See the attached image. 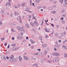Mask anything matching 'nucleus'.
<instances>
[{
    "label": "nucleus",
    "mask_w": 67,
    "mask_h": 67,
    "mask_svg": "<svg viewBox=\"0 0 67 67\" xmlns=\"http://www.w3.org/2000/svg\"><path fill=\"white\" fill-rule=\"evenodd\" d=\"M59 59L58 57H56L54 58L53 60V63H56L57 62H58Z\"/></svg>",
    "instance_id": "f257e3e1"
},
{
    "label": "nucleus",
    "mask_w": 67,
    "mask_h": 67,
    "mask_svg": "<svg viewBox=\"0 0 67 67\" xmlns=\"http://www.w3.org/2000/svg\"><path fill=\"white\" fill-rule=\"evenodd\" d=\"M52 54L53 56H59L60 55L59 53L57 52H53L52 53Z\"/></svg>",
    "instance_id": "f03ea898"
},
{
    "label": "nucleus",
    "mask_w": 67,
    "mask_h": 67,
    "mask_svg": "<svg viewBox=\"0 0 67 67\" xmlns=\"http://www.w3.org/2000/svg\"><path fill=\"white\" fill-rule=\"evenodd\" d=\"M16 61V60L15 58L10 59L9 60V62L11 63H12V62H15Z\"/></svg>",
    "instance_id": "7ed1b4c3"
},
{
    "label": "nucleus",
    "mask_w": 67,
    "mask_h": 67,
    "mask_svg": "<svg viewBox=\"0 0 67 67\" xmlns=\"http://www.w3.org/2000/svg\"><path fill=\"white\" fill-rule=\"evenodd\" d=\"M41 54H42V53H41V52H38L36 53L33 54V55H40Z\"/></svg>",
    "instance_id": "20e7f679"
},
{
    "label": "nucleus",
    "mask_w": 67,
    "mask_h": 67,
    "mask_svg": "<svg viewBox=\"0 0 67 67\" xmlns=\"http://www.w3.org/2000/svg\"><path fill=\"white\" fill-rule=\"evenodd\" d=\"M24 57L25 59L26 60H29L30 59V58L28 57H26L25 56H24Z\"/></svg>",
    "instance_id": "39448f33"
},
{
    "label": "nucleus",
    "mask_w": 67,
    "mask_h": 67,
    "mask_svg": "<svg viewBox=\"0 0 67 67\" xmlns=\"http://www.w3.org/2000/svg\"><path fill=\"white\" fill-rule=\"evenodd\" d=\"M17 29L20 31H22L23 30L22 27L19 26L17 27Z\"/></svg>",
    "instance_id": "423d86ee"
},
{
    "label": "nucleus",
    "mask_w": 67,
    "mask_h": 67,
    "mask_svg": "<svg viewBox=\"0 0 67 67\" xmlns=\"http://www.w3.org/2000/svg\"><path fill=\"white\" fill-rule=\"evenodd\" d=\"M18 48L17 47H16L13 48L12 49V50L13 51H16V50H18Z\"/></svg>",
    "instance_id": "0eeeda50"
},
{
    "label": "nucleus",
    "mask_w": 67,
    "mask_h": 67,
    "mask_svg": "<svg viewBox=\"0 0 67 67\" xmlns=\"http://www.w3.org/2000/svg\"><path fill=\"white\" fill-rule=\"evenodd\" d=\"M1 12L2 14L3 15H4L5 14V12L4 10H2L1 11Z\"/></svg>",
    "instance_id": "6e6552de"
},
{
    "label": "nucleus",
    "mask_w": 67,
    "mask_h": 67,
    "mask_svg": "<svg viewBox=\"0 0 67 67\" xmlns=\"http://www.w3.org/2000/svg\"><path fill=\"white\" fill-rule=\"evenodd\" d=\"M62 47L63 48L65 49V50H67V46H64V45H62Z\"/></svg>",
    "instance_id": "1a4fd4ad"
},
{
    "label": "nucleus",
    "mask_w": 67,
    "mask_h": 67,
    "mask_svg": "<svg viewBox=\"0 0 67 67\" xmlns=\"http://www.w3.org/2000/svg\"><path fill=\"white\" fill-rule=\"evenodd\" d=\"M6 5L10 7V6H11V3L9 2H7V3L6 4Z\"/></svg>",
    "instance_id": "9d476101"
},
{
    "label": "nucleus",
    "mask_w": 67,
    "mask_h": 67,
    "mask_svg": "<svg viewBox=\"0 0 67 67\" xmlns=\"http://www.w3.org/2000/svg\"><path fill=\"white\" fill-rule=\"evenodd\" d=\"M21 36L20 35L18 34L17 36V38L18 39H19V40H21Z\"/></svg>",
    "instance_id": "9b49d317"
},
{
    "label": "nucleus",
    "mask_w": 67,
    "mask_h": 67,
    "mask_svg": "<svg viewBox=\"0 0 67 67\" xmlns=\"http://www.w3.org/2000/svg\"><path fill=\"white\" fill-rule=\"evenodd\" d=\"M18 59H19L20 62H21V60H22V58L21 56H19V57Z\"/></svg>",
    "instance_id": "f8f14e48"
},
{
    "label": "nucleus",
    "mask_w": 67,
    "mask_h": 67,
    "mask_svg": "<svg viewBox=\"0 0 67 67\" xmlns=\"http://www.w3.org/2000/svg\"><path fill=\"white\" fill-rule=\"evenodd\" d=\"M33 66H35L36 67H38V64L36 63H35L33 64Z\"/></svg>",
    "instance_id": "ddd939ff"
},
{
    "label": "nucleus",
    "mask_w": 67,
    "mask_h": 67,
    "mask_svg": "<svg viewBox=\"0 0 67 67\" xmlns=\"http://www.w3.org/2000/svg\"><path fill=\"white\" fill-rule=\"evenodd\" d=\"M47 46V44H42V47H46Z\"/></svg>",
    "instance_id": "4468645a"
},
{
    "label": "nucleus",
    "mask_w": 67,
    "mask_h": 67,
    "mask_svg": "<svg viewBox=\"0 0 67 67\" xmlns=\"http://www.w3.org/2000/svg\"><path fill=\"white\" fill-rule=\"evenodd\" d=\"M51 13L52 14H55L56 13V12L55 10H53L51 12Z\"/></svg>",
    "instance_id": "2eb2a0df"
},
{
    "label": "nucleus",
    "mask_w": 67,
    "mask_h": 67,
    "mask_svg": "<svg viewBox=\"0 0 67 67\" xmlns=\"http://www.w3.org/2000/svg\"><path fill=\"white\" fill-rule=\"evenodd\" d=\"M34 23L36 26H38V23L36 21H35Z\"/></svg>",
    "instance_id": "dca6fc26"
},
{
    "label": "nucleus",
    "mask_w": 67,
    "mask_h": 67,
    "mask_svg": "<svg viewBox=\"0 0 67 67\" xmlns=\"http://www.w3.org/2000/svg\"><path fill=\"white\" fill-rule=\"evenodd\" d=\"M30 25H31L33 27H34L35 26V25H34V24L33 23L31 22L30 23Z\"/></svg>",
    "instance_id": "f3484780"
},
{
    "label": "nucleus",
    "mask_w": 67,
    "mask_h": 67,
    "mask_svg": "<svg viewBox=\"0 0 67 67\" xmlns=\"http://www.w3.org/2000/svg\"><path fill=\"white\" fill-rule=\"evenodd\" d=\"M22 31H23V33H26V32H27L26 30L25 29H23Z\"/></svg>",
    "instance_id": "a211bd4d"
},
{
    "label": "nucleus",
    "mask_w": 67,
    "mask_h": 67,
    "mask_svg": "<svg viewBox=\"0 0 67 67\" xmlns=\"http://www.w3.org/2000/svg\"><path fill=\"white\" fill-rule=\"evenodd\" d=\"M30 41L31 42V43L32 44H35V42L32 41V40L31 39H30Z\"/></svg>",
    "instance_id": "6ab92c4d"
},
{
    "label": "nucleus",
    "mask_w": 67,
    "mask_h": 67,
    "mask_svg": "<svg viewBox=\"0 0 67 67\" xmlns=\"http://www.w3.org/2000/svg\"><path fill=\"white\" fill-rule=\"evenodd\" d=\"M64 7H67V2H65L64 3V4H63Z\"/></svg>",
    "instance_id": "aec40b11"
},
{
    "label": "nucleus",
    "mask_w": 67,
    "mask_h": 67,
    "mask_svg": "<svg viewBox=\"0 0 67 67\" xmlns=\"http://www.w3.org/2000/svg\"><path fill=\"white\" fill-rule=\"evenodd\" d=\"M1 58L2 59H4V60H6V58H5V56H2L1 57Z\"/></svg>",
    "instance_id": "412c9836"
},
{
    "label": "nucleus",
    "mask_w": 67,
    "mask_h": 67,
    "mask_svg": "<svg viewBox=\"0 0 67 67\" xmlns=\"http://www.w3.org/2000/svg\"><path fill=\"white\" fill-rule=\"evenodd\" d=\"M25 26L26 27H27V28H29V25H28L27 24H25Z\"/></svg>",
    "instance_id": "4be33fe9"
},
{
    "label": "nucleus",
    "mask_w": 67,
    "mask_h": 67,
    "mask_svg": "<svg viewBox=\"0 0 67 67\" xmlns=\"http://www.w3.org/2000/svg\"><path fill=\"white\" fill-rule=\"evenodd\" d=\"M14 7L15 9H18L19 8V7L18 6H16V5H14Z\"/></svg>",
    "instance_id": "5701e85b"
},
{
    "label": "nucleus",
    "mask_w": 67,
    "mask_h": 67,
    "mask_svg": "<svg viewBox=\"0 0 67 67\" xmlns=\"http://www.w3.org/2000/svg\"><path fill=\"white\" fill-rule=\"evenodd\" d=\"M14 57V56L13 55H11V56L10 57V59H12Z\"/></svg>",
    "instance_id": "b1692460"
},
{
    "label": "nucleus",
    "mask_w": 67,
    "mask_h": 67,
    "mask_svg": "<svg viewBox=\"0 0 67 67\" xmlns=\"http://www.w3.org/2000/svg\"><path fill=\"white\" fill-rule=\"evenodd\" d=\"M32 0H30V3L31 5H32Z\"/></svg>",
    "instance_id": "393cba45"
},
{
    "label": "nucleus",
    "mask_w": 67,
    "mask_h": 67,
    "mask_svg": "<svg viewBox=\"0 0 67 67\" xmlns=\"http://www.w3.org/2000/svg\"><path fill=\"white\" fill-rule=\"evenodd\" d=\"M5 38L4 37L1 38V41H3L4 40Z\"/></svg>",
    "instance_id": "a878e982"
},
{
    "label": "nucleus",
    "mask_w": 67,
    "mask_h": 67,
    "mask_svg": "<svg viewBox=\"0 0 67 67\" xmlns=\"http://www.w3.org/2000/svg\"><path fill=\"white\" fill-rule=\"evenodd\" d=\"M40 0H36V1L37 3H40Z\"/></svg>",
    "instance_id": "bb28decb"
},
{
    "label": "nucleus",
    "mask_w": 67,
    "mask_h": 67,
    "mask_svg": "<svg viewBox=\"0 0 67 67\" xmlns=\"http://www.w3.org/2000/svg\"><path fill=\"white\" fill-rule=\"evenodd\" d=\"M64 55L65 57H67V54L66 53H65L64 54Z\"/></svg>",
    "instance_id": "cd10ccee"
},
{
    "label": "nucleus",
    "mask_w": 67,
    "mask_h": 67,
    "mask_svg": "<svg viewBox=\"0 0 67 67\" xmlns=\"http://www.w3.org/2000/svg\"><path fill=\"white\" fill-rule=\"evenodd\" d=\"M48 8L49 10H52V9H53V7H49Z\"/></svg>",
    "instance_id": "c85d7f7f"
},
{
    "label": "nucleus",
    "mask_w": 67,
    "mask_h": 67,
    "mask_svg": "<svg viewBox=\"0 0 67 67\" xmlns=\"http://www.w3.org/2000/svg\"><path fill=\"white\" fill-rule=\"evenodd\" d=\"M47 52L46 51H45L44 52V55H46V54H47Z\"/></svg>",
    "instance_id": "c756f323"
},
{
    "label": "nucleus",
    "mask_w": 67,
    "mask_h": 67,
    "mask_svg": "<svg viewBox=\"0 0 67 67\" xmlns=\"http://www.w3.org/2000/svg\"><path fill=\"white\" fill-rule=\"evenodd\" d=\"M48 63H50L51 64L52 63V60H51L50 61H48Z\"/></svg>",
    "instance_id": "7c9ffc66"
},
{
    "label": "nucleus",
    "mask_w": 67,
    "mask_h": 67,
    "mask_svg": "<svg viewBox=\"0 0 67 67\" xmlns=\"http://www.w3.org/2000/svg\"><path fill=\"white\" fill-rule=\"evenodd\" d=\"M60 46V44H58V45H57L56 46V47H59Z\"/></svg>",
    "instance_id": "2f4dec72"
},
{
    "label": "nucleus",
    "mask_w": 67,
    "mask_h": 67,
    "mask_svg": "<svg viewBox=\"0 0 67 67\" xmlns=\"http://www.w3.org/2000/svg\"><path fill=\"white\" fill-rule=\"evenodd\" d=\"M60 2L61 3H63V0H60Z\"/></svg>",
    "instance_id": "473e14b6"
},
{
    "label": "nucleus",
    "mask_w": 67,
    "mask_h": 67,
    "mask_svg": "<svg viewBox=\"0 0 67 67\" xmlns=\"http://www.w3.org/2000/svg\"><path fill=\"white\" fill-rule=\"evenodd\" d=\"M18 7H21V5L20 4V3H19L18 4Z\"/></svg>",
    "instance_id": "72a5a7b5"
},
{
    "label": "nucleus",
    "mask_w": 67,
    "mask_h": 67,
    "mask_svg": "<svg viewBox=\"0 0 67 67\" xmlns=\"http://www.w3.org/2000/svg\"><path fill=\"white\" fill-rule=\"evenodd\" d=\"M45 31L46 32H49V30H47L46 28L45 29Z\"/></svg>",
    "instance_id": "f704fd0d"
},
{
    "label": "nucleus",
    "mask_w": 67,
    "mask_h": 67,
    "mask_svg": "<svg viewBox=\"0 0 67 67\" xmlns=\"http://www.w3.org/2000/svg\"><path fill=\"white\" fill-rule=\"evenodd\" d=\"M25 3H22V7H24V6H25Z\"/></svg>",
    "instance_id": "c9c22d12"
},
{
    "label": "nucleus",
    "mask_w": 67,
    "mask_h": 67,
    "mask_svg": "<svg viewBox=\"0 0 67 67\" xmlns=\"http://www.w3.org/2000/svg\"><path fill=\"white\" fill-rule=\"evenodd\" d=\"M32 16L33 17V19H35L36 20V18H35V16H34V15H32Z\"/></svg>",
    "instance_id": "e433bc0d"
},
{
    "label": "nucleus",
    "mask_w": 67,
    "mask_h": 67,
    "mask_svg": "<svg viewBox=\"0 0 67 67\" xmlns=\"http://www.w3.org/2000/svg\"><path fill=\"white\" fill-rule=\"evenodd\" d=\"M39 38L40 40H42V37H41V36L39 37Z\"/></svg>",
    "instance_id": "4c0bfd02"
},
{
    "label": "nucleus",
    "mask_w": 67,
    "mask_h": 67,
    "mask_svg": "<svg viewBox=\"0 0 67 67\" xmlns=\"http://www.w3.org/2000/svg\"><path fill=\"white\" fill-rule=\"evenodd\" d=\"M62 16L64 17H66V15L65 14H62Z\"/></svg>",
    "instance_id": "58836bf2"
},
{
    "label": "nucleus",
    "mask_w": 67,
    "mask_h": 67,
    "mask_svg": "<svg viewBox=\"0 0 67 67\" xmlns=\"http://www.w3.org/2000/svg\"><path fill=\"white\" fill-rule=\"evenodd\" d=\"M63 36L64 34H63V33H61V36Z\"/></svg>",
    "instance_id": "ea45409f"
},
{
    "label": "nucleus",
    "mask_w": 67,
    "mask_h": 67,
    "mask_svg": "<svg viewBox=\"0 0 67 67\" xmlns=\"http://www.w3.org/2000/svg\"><path fill=\"white\" fill-rule=\"evenodd\" d=\"M2 23L1 21H0V25H2Z\"/></svg>",
    "instance_id": "a19ab883"
},
{
    "label": "nucleus",
    "mask_w": 67,
    "mask_h": 67,
    "mask_svg": "<svg viewBox=\"0 0 67 67\" xmlns=\"http://www.w3.org/2000/svg\"><path fill=\"white\" fill-rule=\"evenodd\" d=\"M14 15H16V12H14Z\"/></svg>",
    "instance_id": "79ce46f5"
},
{
    "label": "nucleus",
    "mask_w": 67,
    "mask_h": 67,
    "mask_svg": "<svg viewBox=\"0 0 67 67\" xmlns=\"http://www.w3.org/2000/svg\"><path fill=\"white\" fill-rule=\"evenodd\" d=\"M43 9H45L46 8V6H44L43 7Z\"/></svg>",
    "instance_id": "37998d69"
},
{
    "label": "nucleus",
    "mask_w": 67,
    "mask_h": 67,
    "mask_svg": "<svg viewBox=\"0 0 67 67\" xmlns=\"http://www.w3.org/2000/svg\"><path fill=\"white\" fill-rule=\"evenodd\" d=\"M45 36L46 38H48V35H45Z\"/></svg>",
    "instance_id": "c03bdc74"
},
{
    "label": "nucleus",
    "mask_w": 67,
    "mask_h": 67,
    "mask_svg": "<svg viewBox=\"0 0 67 67\" xmlns=\"http://www.w3.org/2000/svg\"><path fill=\"white\" fill-rule=\"evenodd\" d=\"M12 40H14V37H12Z\"/></svg>",
    "instance_id": "a18cd8bd"
},
{
    "label": "nucleus",
    "mask_w": 67,
    "mask_h": 67,
    "mask_svg": "<svg viewBox=\"0 0 67 67\" xmlns=\"http://www.w3.org/2000/svg\"><path fill=\"white\" fill-rule=\"evenodd\" d=\"M53 33H54V31H53L52 33L51 34H50L52 36V35H53Z\"/></svg>",
    "instance_id": "49530a36"
},
{
    "label": "nucleus",
    "mask_w": 67,
    "mask_h": 67,
    "mask_svg": "<svg viewBox=\"0 0 67 67\" xmlns=\"http://www.w3.org/2000/svg\"><path fill=\"white\" fill-rule=\"evenodd\" d=\"M26 40L25 39L23 40V42H26Z\"/></svg>",
    "instance_id": "de8ad7c7"
},
{
    "label": "nucleus",
    "mask_w": 67,
    "mask_h": 67,
    "mask_svg": "<svg viewBox=\"0 0 67 67\" xmlns=\"http://www.w3.org/2000/svg\"><path fill=\"white\" fill-rule=\"evenodd\" d=\"M21 35H23V33L22 32H21L20 33Z\"/></svg>",
    "instance_id": "09e8293b"
},
{
    "label": "nucleus",
    "mask_w": 67,
    "mask_h": 67,
    "mask_svg": "<svg viewBox=\"0 0 67 67\" xmlns=\"http://www.w3.org/2000/svg\"><path fill=\"white\" fill-rule=\"evenodd\" d=\"M51 25L52 26V27H54V25L53 24H51Z\"/></svg>",
    "instance_id": "8fccbe9b"
},
{
    "label": "nucleus",
    "mask_w": 67,
    "mask_h": 67,
    "mask_svg": "<svg viewBox=\"0 0 67 67\" xmlns=\"http://www.w3.org/2000/svg\"><path fill=\"white\" fill-rule=\"evenodd\" d=\"M53 7H54V8H56V6L55 5H53Z\"/></svg>",
    "instance_id": "3c124183"
},
{
    "label": "nucleus",
    "mask_w": 67,
    "mask_h": 67,
    "mask_svg": "<svg viewBox=\"0 0 67 67\" xmlns=\"http://www.w3.org/2000/svg\"><path fill=\"white\" fill-rule=\"evenodd\" d=\"M37 51H41V49H37Z\"/></svg>",
    "instance_id": "603ef678"
},
{
    "label": "nucleus",
    "mask_w": 67,
    "mask_h": 67,
    "mask_svg": "<svg viewBox=\"0 0 67 67\" xmlns=\"http://www.w3.org/2000/svg\"><path fill=\"white\" fill-rule=\"evenodd\" d=\"M63 34H64V35H65L66 34V32H64Z\"/></svg>",
    "instance_id": "864d4df0"
},
{
    "label": "nucleus",
    "mask_w": 67,
    "mask_h": 67,
    "mask_svg": "<svg viewBox=\"0 0 67 67\" xmlns=\"http://www.w3.org/2000/svg\"><path fill=\"white\" fill-rule=\"evenodd\" d=\"M21 37L20 38V40L21 39H23V37L21 36Z\"/></svg>",
    "instance_id": "5fc2aeb1"
},
{
    "label": "nucleus",
    "mask_w": 67,
    "mask_h": 67,
    "mask_svg": "<svg viewBox=\"0 0 67 67\" xmlns=\"http://www.w3.org/2000/svg\"><path fill=\"white\" fill-rule=\"evenodd\" d=\"M26 40H28L29 39V37H28V36L26 37Z\"/></svg>",
    "instance_id": "6e6d98bb"
},
{
    "label": "nucleus",
    "mask_w": 67,
    "mask_h": 67,
    "mask_svg": "<svg viewBox=\"0 0 67 67\" xmlns=\"http://www.w3.org/2000/svg\"><path fill=\"white\" fill-rule=\"evenodd\" d=\"M31 49H33V48H34V47L33 46H31Z\"/></svg>",
    "instance_id": "4d7b16f0"
},
{
    "label": "nucleus",
    "mask_w": 67,
    "mask_h": 67,
    "mask_svg": "<svg viewBox=\"0 0 67 67\" xmlns=\"http://www.w3.org/2000/svg\"><path fill=\"white\" fill-rule=\"evenodd\" d=\"M63 19H64V18H63V17H62L61 18L60 20H63Z\"/></svg>",
    "instance_id": "13d9d810"
},
{
    "label": "nucleus",
    "mask_w": 67,
    "mask_h": 67,
    "mask_svg": "<svg viewBox=\"0 0 67 67\" xmlns=\"http://www.w3.org/2000/svg\"><path fill=\"white\" fill-rule=\"evenodd\" d=\"M10 15L11 16V17H12V16H13V15L12 14V13H11V14Z\"/></svg>",
    "instance_id": "bf43d9fd"
},
{
    "label": "nucleus",
    "mask_w": 67,
    "mask_h": 67,
    "mask_svg": "<svg viewBox=\"0 0 67 67\" xmlns=\"http://www.w3.org/2000/svg\"><path fill=\"white\" fill-rule=\"evenodd\" d=\"M32 17V16L30 15H29V18H31V17Z\"/></svg>",
    "instance_id": "052dcab7"
},
{
    "label": "nucleus",
    "mask_w": 67,
    "mask_h": 67,
    "mask_svg": "<svg viewBox=\"0 0 67 67\" xmlns=\"http://www.w3.org/2000/svg\"><path fill=\"white\" fill-rule=\"evenodd\" d=\"M64 20H62V23H64Z\"/></svg>",
    "instance_id": "680f3d73"
},
{
    "label": "nucleus",
    "mask_w": 67,
    "mask_h": 67,
    "mask_svg": "<svg viewBox=\"0 0 67 67\" xmlns=\"http://www.w3.org/2000/svg\"><path fill=\"white\" fill-rule=\"evenodd\" d=\"M58 41L59 42H62V40H58Z\"/></svg>",
    "instance_id": "e2e57ef3"
},
{
    "label": "nucleus",
    "mask_w": 67,
    "mask_h": 67,
    "mask_svg": "<svg viewBox=\"0 0 67 67\" xmlns=\"http://www.w3.org/2000/svg\"><path fill=\"white\" fill-rule=\"evenodd\" d=\"M7 43H5L4 44V45L5 46H7Z\"/></svg>",
    "instance_id": "0e129e2a"
},
{
    "label": "nucleus",
    "mask_w": 67,
    "mask_h": 67,
    "mask_svg": "<svg viewBox=\"0 0 67 67\" xmlns=\"http://www.w3.org/2000/svg\"><path fill=\"white\" fill-rule=\"evenodd\" d=\"M55 36H58V34H57V33H56V34H55Z\"/></svg>",
    "instance_id": "69168bd1"
},
{
    "label": "nucleus",
    "mask_w": 67,
    "mask_h": 67,
    "mask_svg": "<svg viewBox=\"0 0 67 67\" xmlns=\"http://www.w3.org/2000/svg\"><path fill=\"white\" fill-rule=\"evenodd\" d=\"M32 5H33V6H34V7H35L34 6V3H32Z\"/></svg>",
    "instance_id": "338daca9"
},
{
    "label": "nucleus",
    "mask_w": 67,
    "mask_h": 67,
    "mask_svg": "<svg viewBox=\"0 0 67 67\" xmlns=\"http://www.w3.org/2000/svg\"><path fill=\"white\" fill-rule=\"evenodd\" d=\"M57 3V2H56V1H54V2H53V3Z\"/></svg>",
    "instance_id": "774afa93"
}]
</instances>
